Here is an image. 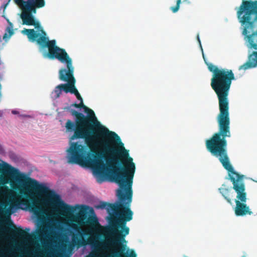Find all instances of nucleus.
I'll return each instance as SVG.
<instances>
[{
  "label": "nucleus",
  "mask_w": 257,
  "mask_h": 257,
  "mask_svg": "<svg viewBox=\"0 0 257 257\" xmlns=\"http://www.w3.org/2000/svg\"><path fill=\"white\" fill-rule=\"evenodd\" d=\"M112 153H119L116 156H109L103 153L97 154L99 157L92 159L84 145L77 142L72 143L68 152V163L81 166L90 167L102 182L104 178L117 183L120 189L117 190L116 196L118 201L116 205H111L112 211L117 217L112 221L108 232L112 238L97 244L106 248L107 245H113L116 250V257H128L124 252L125 245L121 242H125L124 237L128 234L130 229L126 226V222L133 219V212L130 208L132 201V185L135 172V164L133 159L129 156L128 152L124 146L119 149L108 148Z\"/></svg>",
  "instance_id": "obj_1"
},
{
  "label": "nucleus",
  "mask_w": 257,
  "mask_h": 257,
  "mask_svg": "<svg viewBox=\"0 0 257 257\" xmlns=\"http://www.w3.org/2000/svg\"><path fill=\"white\" fill-rule=\"evenodd\" d=\"M78 108H83L88 115L67 106L64 109L75 117L74 121L67 119L65 128L68 132H73L70 140L84 139L86 146L92 153L93 158H98L97 154L103 153L109 156H116L119 153H112L108 148L119 149L123 146L119 137L114 132L109 131L97 120L94 111L85 106L82 101L78 104Z\"/></svg>",
  "instance_id": "obj_2"
},
{
  "label": "nucleus",
  "mask_w": 257,
  "mask_h": 257,
  "mask_svg": "<svg viewBox=\"0 0 257 257\" xmlns=\"http://www.w3.org/2000/svg\"><path fill=\"white\" fill-rule=\"evenodd\" d=\"M219 113L217 117L218 131L205 141L207 150L214 156L218 158L223 167L229 173V179L232 183L233 189L236 193L235 200L236 206L235 213L236 216L251 215L252 212L245 202L247 194L242 181L243 175L235 172L231 165L227 155L226 138L231 137L229 108H219Z\"/></svg>",
  "instance_id": "obj_3"
},
{
  "label": "nucleus",
  "mask_w": 257,
  "mask_h": 257,
  "mask_svg": "<svg viewBox=\"0 0 257 257\" xmlns=\"http://www.w3.org/2000/svg\"><path fill=\"white\" fill-rule=\"evenodd\" d=\"M25 185L29 188L33 189L37 192L44 194L46 198L33 200L30 206L31 210L34 214L39 216L43 213V206H46L49 203H51L59 208L65 213L70 214L74 213L76 208H81L86 210L88 206L85 205H76L75 207L69 205L62 201L59 195L50 190L48 187L31 178H28L25 182Z\"/></svg>",
  "instance_id": "obj_4"
},
{
  "label": "nucleus",
  "mask_w": 257,
  "mask_h": 257,
  "mask_svg": "<svg viewBox=\"0 0 257 257\" xmlns=\"http://www.w3.org/2000/svg\"><path fill=\"white\" fill-rule=\"evenodd\" d=\"M32 26H34L39 33H37L34 29H26L24 30V32L30 40L32 42L36 41L41 49L48 48V51L44 54V57L54 60L56 57L66 52L64 49L56 46V42L55 40H49L46 33L38 21L35 20L34 24Z\"/></svg>",
  "instance_id": "obj_5"
},
{
  "label": "nucleus",
  "mask_w": 257,
  "mask_h": 257,
  "mask_svg": "<svg viewBox=\"0 0 257 257\" xmlns=\"http://www.w3.org/2000/svg\"><path fill=\"white\" fill-rule=\"evenodd\" d=\"M235 10L237 19L243 27V35L257 28V0H242Z\"/></svg>",
  "instance_id": "obj_6"
},
{
  "label": "nucleus",
  "mask_w": 257,
  "mask_h": 257,
  "mask_svg": "<svg viewBox=\"0 0 257 257\" xmlns=\"http://www.w3.org/2000/svg\"><path fill=\"white\" fill-rule=\"evenodd\" d=\"M14 1L18 5H22L21 18L23 24L28 26L34 24L35 19L33 14L36 13L37 9L43 8L45 5V0H22L20 2L16 0Z\"/></svg>",
  "instance_id": "obj_7"
},
{
  "label": "nucleus",
  "mask_w": 257,
  "mask_h": 257,
  "mask_svg": "<svg viewBox=\"0 0 257 257\" xmlns=\"http://www.w3.org/2000/svg\"><path fill=\"white\" fill-rule=\"evenodd\" d=\"M248 42V47L249 48L257 50V28L252 30L251 32H248L243 35ZM257 66V51H253L249 55L247 61L239 67V70H246Z\"/></svg>",
  "instance_id": "obj_8"
},
{
  "label": "nucleus",
  "mask_w": 257,
  "mask_h": 257,
  "mask_svg": "<svg viewBox=\"0 0 257 257\" xmlns=\"http://www.w3.org/2000/svg\"><path fill=\"white\" fill-rule=\"evenodd\" d=\"M55 59H57L61 63L66 64V67L68 69V78H70L69 92L75 94L78 91L75 86L76 80L73 75L74 68L72 65V59L70 57L67 52L60 55L59 56L56 57Z\"/></svg>",
  "instance_id": "obj_9"
},
{
  "label": "nucleus",
  "mask_w": 257,
  "mask_h": 257,
  "mask_svg": "<svg viewBox=\"0 0 257 257\" xmlns=\"http://www.w3.org/2000/svg\"><path fill=\"white\" fill-rule=\"evenodd\" d=\"M72 228L76 233H72L71 234V245L77 246L78 247L85 246L87 244H92L91 239L86 240L85 236L88 235V231L81 228L76 224H73Z\"/></svg>",
  "instance_id": "obj_10"
},
{
  "label": "nucleus",
  "mask_w": 257,
  "mask_h": 257,
  "mask_svg": "<svg viewBox=\"0 0 257 257\" xmlns=\"http://www.w3.org/2000/svg\"><path fill=\"white\" fill-rule=\"evenodd\" d=\"M6 228L3 227L0 223V257H12V250L11 248L4 244L3 239L4 232L7 231Z\"/></svg>",
  "instance_id": "obj_11"
},
{
  "label": "nucleus",
  "mask_w": 257,
  "mask_h": 257,
  "mask_svg": "<svg viewBox=\"0 0 257 257\" xmlns=\"http://www.w3.org/2000/svg\"><path fill=\"white\" fill-rule=\"evenodd\" d=\"M59 78L62 81L68 82L67 83L59 85L62 91H64L66 93H68L69 92L70 78H68L67 68H62L59 70Z\"/></svg>",
  "instance_id": "obj_12"
},
{
  "label": "nucleus",
  "mask_w": 257,
  "mask_h": 257,
  "mask_svg": "<svg viewBox=\"0 0 257 257\" xmlns=\"http://www.w3.org/2000/svg\"><path fill=\"white\" fill-rule=\"evenodd\" d=\"M85 217L83 215H78L76 218V221L80 224H86L88 225L95 227L99 225L98 219L96 216H90L88 217L87 220L84 222L83 221Z\"/></svg>",
  "instance_id": "obj_13"
},
{
  "label": "nucleus",
  "mask_w": 257,
  "mask_h": 257,
  "mask_svg": "<svg viewBox=\"0 0 257 257\" xmlns=\"http://www.w3.org/2000/svg\"><path fill=\"white\" fill-rule=\"evenodd\" d=\"M10 225L12 226V228H10L11 231L15 234L18 235L21 238H25L27 237H29L30 236V234L23 229L21 227L17 228L12 223H11Z\"/></svg>",
  "instance_id": "obj_14"
},
{
  "label": "nucleus",
  "mask_w": 257,
  "mask_h": 257,
  "mask_svg": "<svg viewBox=\"0 0 257 257\" xmlns=\"http://www.w3.org/2000/svg\"><path fill=\"white\" fill-rule=\"evenodd\" d=\"M219 191L221 194L224 198L227 201V202L231 204V198L233 197V193L231 192L230 189L222 187L219 188Z\"/></svg>",
  "instance_id": "obj_15"
},
{
  "label": "nucleus",
  "mask_w": 257,
  "mask_h": 257,
  "mask_svg": "<svg viewBox=\"0 0 257 257\" xmlns=\"http://www.w3.org/2000/svg\"><path fill=\"white\" fill-rule=\"evenodd\" d=\"M116 202L114 203H109L106 202L101 201L99 204L95 205V208L96 209H104L106 208L108 212H109L110 210L112 211V207L111 205H116Z\"/></svg>",
  "instance_id": "obj_16"
},
{
  "label": "nucleus",
  "mask_w": 257,
  "mask_h": 257,
  "mask_svg": "<svg viewBox=\"0 0 257 257\" xmlns=\"http://www.w3.org/2000/svg\"><path fill=\"white\" fill-rule=\"evenodd\" d=\"M62 89L60 87V85H57L54 89L53 93L54 94L55 98H58L61 94Z\"/></svg>",
  "instance_id": "obj_17"
},
{
  "label": "nucleus",
  "mask_w": 257,
  "mask_h": 257,
  "mask_svg": "<svg viewBox=\"0 0 257 257\" xmlns=\"http://www.w3.org/2000/svg\"><path fill=\"white\" fill-rule=\"evenodd\" d=\"M48 227L45 226H41L38 230L37 233L39 236L44 235L47 232Z\"/></svg>",
  "instance_id": "obj_18"
},
{
  "label": "nucleus",
  "mask_w": 257,
  "mask_h": 257,
  "mask_svg": "<svg viewBox=\"0 0 257 257\" xmlns=\"http://www.w3.org/2000/svg\"><path fill=\"white\" fill-rule=\"evenodd\" d=\"M181 3V0H177L176 5L174 7H171L170 8V10L172 11L173 13H175L178 12L180 8V5Z\"/></svg>",
  "instance_id": "obj_19"
},
{
  "label": "nucleus",
  "mask_w": 257,
  "mask_h": 257,
  "mask_svg": "<svg viewBox=\"0 0 257 257\" xmlns=\"http://www.w3.org/2000/svg\"><path fill=\"white\" fill-rule=\"evenodd\" d=\"M10 189L7 186L0 187V194H4L5 192L9 191Z\"/></svg>",
  "instance_id": "obj_20"
},
{
  "label": "nucleus",
  "mask_w": 257,
  "mask_h": 257,
  "mask_svg": "<svg viewBox=\"0 0 257 257\" xmlns=\"http://www.w3.org/2000/svg\"><path fill=\"white\" fill-rule=\"evenodd\" d=\"M8 22H9L10 26V27L8 28V31L9 33H10V35L11 36L13 34V31L12 30L13 26H12V24L10 22H9V20H8Z\"/></svg>",
  "instance_id": "obj_21"
},
{
  "label": "nucleus",
  "mask_w": 257,
  "mask_h": 257,
  "mask_svg": "<svg viewBox=\"0 0 257 257\" xmlns=\"http://www.w3.org/2000/svg\"><path fill=\"white\" fill-rule=\"evenodd\" d=\"M75 95L78 100H79L80 101H82V100H83L80 94H79V92L76 93Z\"/></svg>",
  "instance_id": "obj_22"
},
{
  "label": "nucleus",
  "mask_w": 257,
  "mask_h": 257,
  "mask_svg": "<svg viewBox=\"0 0 257 257\" xmlns=\"http://www.w3.org/2000/svg\"><path fill=\"white\" fill-rule=\"evenodd\" d=\"M78 104L76 103H74L73 104H71L69 106L70 107V108H71L72 107H75L76 108H78Z\"/></svg>",
  "instance_id": "obj_23"
},
{
  "label": "nucleus",
  "mask_w": 257,
  "mask_h": 257,
  "mask_svg": "<svg viewBox=\"0 0 257 257\" xmlns=\"http://www.w3.org/2000/svg\"><path fill=\"white\" fill-rule=\"evenodd\" d=\"M11 169L13 173H18V170L14 168V167H11Z\"/></svg>",
  "instance_id": "obj_24"
},
{
  "label": "nucleus",
  "mask_w": 257,
  "mask_h": 257,
  "mask_svg": "<svg viewBox=\"0 0 257 257\" xmlns=\"http://www.w3.org/2000/svg\"><path fill=\"white\" fill-rule=\"evenodd\" d=\"M130 257H136V254L133 250L131 251Z\"/></svg>",
  "instance_id": "obj_25"
},
{
  "label": "nucleus",
  "mask_w": 257,
  "mask_h": 257,
  "mask_svg": "<svg viewBox=\"0 0 257 257\" xmlns=\"http://www.w3.org/2000/svg\"><path fill=\"white\" fill-rule=\"evenodd\" d=\"M5 152V151L3 148V147L2 146V145L0 144V154H3Z\"/></svg>",
  "instance_id": "obj_26"
},
{
  "label": "nucleus",
  "mask_w": 257,
  "mask_h": 257,
  "mask_svg": "<svg viewBox=\"0 0 257 257\" xmlns=\"http://www.w3.org/2000/svg\"><path fill=\"white\" fill-rule=\"evenodd\" d=\"M11 185H12V188L15 189H19V188L17 187V186L15 185L13 183H12Z\"/></svg>",
  "instance_id": "obj_27"
},
{
  "label": "nucleus",
  "mask_w": 257,
  "mask_h": 257,
  "mask_svg": "<svg viewBox=\"0 0 257 257\" xmlns=\"http://www.w3.org/2000/svg\"><path fill=\"white\" fill-rule=\"evenodd\" d=\"M12 113L16 114L18 113V112L16 110H12Z\"/></svg>",
  "instance_id": "obj_28"
},
{
  "label": "nucleus",
  "mask_w": 257,
  "mask_h": 257,
  "mask_svg": "<svg viewBox=\"0 0 257 257\" xmlns=\"http://www.w3.org/2000/svg\"><path fill=\"white\" fill-rule=\"evenodd\" d=\"M197 39H198V42L200 44H201V42H200V39H199V35L197 36Z\"/></svg>",
  "instance_id": "obj_29"
},
{
  "label": "nucleus",
  "mask_w": 257,
  "mask_h": 257,
  "mask_svg": "<svg viewBox=\"0 0 257 257\" xmlns=\"http://www.w3.org/2000/svg\"><path fill=\"white\" fill-rule=\"evenodd\" d=\"M6 36H7V34H5L4 35V36H3V39H5V38L6 37Z\"/></svg>",
  "instance_id": "obj_30"
},
{
  "label": "nucleus",
  "mask_w": 257,
  "mask_h": 257,
  "mask_svg": "<svg viewBox=\"0 0 257 257\" xmlns=\"http://www.w3.org/2000/svg\"><path fill=\"white\" fill-rule=\"evenodd\" d=\"M8 183V182L5 181V182H4L3 183V184H6V183Z\"/></svg>",
  "instance_id": "obj_31"
},
{
  "label": "nucleus",
  "mask_w": 257,
  "mask_h": 257,
  "mask_svg": "<svg viewBox=\"0 0 257 257\" xmlns=\"http://www.w3.org/2000/svg\"><path fill=\"white\" fill-rule=\"evenodd\" d=\"M16 1H17V2H22V0H16Z\"/></svg>",
  "instance_id": "obj_32"
},
{
  "label": "nucleus",
  "mask_w": 257,
  "mask_h": 257,
  "mask_svg": "<svg viewBox=\"0 0 257 257\" xmlns=\"http://www.w3.org/2000/svg\"><path fill=\"white\" fill-rule=\"evenodd\" d=\"M246 254H244L242 256V257H246Z\"/></svg>",
  "instance_id": "obj_33"
},
{
  "label": "nucleus",
  "mask_w": 257,
  "mask_h": 257,
  "mask_svg": "<svg viewBox=\"0 0 257 257\" xmlns=\"http://www.w3.org/2000/svg\"><path fill=\"white\" fill-rule=\"evenodd\" d=\"M183 2H187V0H184Z\"/></svg>",
  "instance_id": "obj_34"
}]
</instances>
